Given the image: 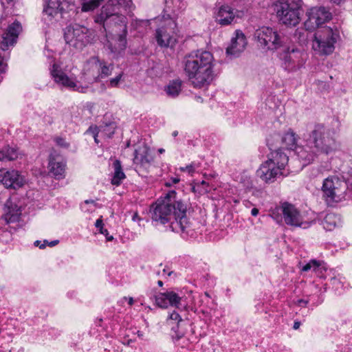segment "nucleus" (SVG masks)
<instances>
[{"label":"nucleus","mask_w":352,"mask_h":352,"mask_svg":"<svg viewBox=\"0 0 352 352\" xmlns=\"http://www.w3.org/2000/svg\"><path fill=\"white\" fill-rule=\"evenodd\" d=\"M95 226L96 228L95 234L100 233L104 235L107 241H111L113 239V236L109 234L106 228L104 221H96Z\"/></svg>","instance_id":"nucleus-37"},{"label":"nucleus","mask_w":352,"mask_h":352,"mask_svg":"<svg viewBox=\"0 0 352 352\" xmlns=\"http://www.w3.org/2000/svg\"><path fill=\"white\" fill-rule=\"evenodd\" d=\"M157 285L160 287H162L163 285V282L162 280H158L157 281Z\"/></svg>","instance_id":"nucleus-64"},{"label":"nucleus","mask_w":352,"mask_h":352,"mask_svg":"<svg viewBox=\"0 0 352 352\" xmlns=\"http://www.w3.org/2000/svg\"><path fill=\"white\" fill-rule=\"evenodd\" d=\"M137 335L140 338H143V333L142 331H138Z\"/></svg>","instance_id":"nucleus-61"},{"label":"nucleus","mask_w":352,"mask_h":352,"mask_svg":"<svg viewBox=\"0 0 352 352\" xmlns=\"http://www.w3.org/2000/svg\"><path fill=\"white\" fill-rule=\"evenodd\" d=\"M184 337V333L179 332L177 331H175V334L172 336L173 340L175 342V344L177 343L181 340V339H183Z\"/></svg>","instance_id":"nucleus-45"},{"label":"nucleus","mask_w":352,"mask_h":352,"mask_svg":"<svg viewBox=\"0 0 352 352\" xmlns=\"http://www.w3.org/2000/svg\"><path fill=\"white\" fill-rule=\"evenodd\" d=\"M54 141L56 142V143L62 146V147H68L69 144L68 143L66 142V141L65 140V139L62 138H60V137H56L55 139H54Z\"/></svg>","instance_id":"nucleus-46"},{"label":"nucleus","mask_w":352,"mask_h":352,"mask_svg":"<svg viewBox=\"0 0 352 352\" xmlns=\"http://www.w3.org/2000/svg\"><path fill=\"white\" fill-rule=\"evenodd\" d=\"M34 244L36 247H38L40 249L45 248V243H43L41 241L37 240L34 241Z\"/></svg>","instance_id":"nucleus-51"},{"label":"nucleus","mask_w":352,"mask_h":352,"mask_svg":"<svg viewBox=\"0 0 352 352\" xmlns=\"http://www.w3.org/2000/svg\"><path fill=\"white\" fill-rule=\"evenodd\" d=\"M66 43L76 49L81 50L91 43L93 38L92 30L75 24L66 28L64 33Z\"/></svg>","instance_id":"nucleus-7"},{"label":"nucleus","mask_w":352,"mask_h":352,"mask_svg":"<svg viewBox=\"0 0 352 352\" xmlns=\"http://www.w3.org/2000/svg\"><path fill=\"white\" fill-rule=\"evenodd\" d=\"M275 10L278 20L287 26H296L300 21V9L292 6L289 1H279Z\"/></svg>","instance_id":"nucleus-10"},{"label":"nucleus","mask_w":352,"mask_h":352,"mask_svg":"<svg viewBox=\"0 0 352 352\" xmlns=\"http://www.w3.org/2000/svg\"><path fill=\"white\" fill-rule=\"evenodd\" d=\"M311 137L317 153L329 155L338 148L334 133L323 125H316Z\"/></svg>","instance_id":"nucleus-5"},{"label":"nucleus","mask_w":352,"mask_h":352,"mask_svg":"<svg viewBox=\"0 0 352 352\" xmlns=\"http://www.w3.org/2000/svg\"><path fill=\"white\" fill-rule=\"evenodd\" d=\"M50 72L54 81L58 85L72 90L84 91V88L78 85L76 78L68 76L57 64L54 63L53 65Z\"/></svg>","instance_id":"nucleus-14"},{"label":"nucleus","mask_w":352,"mask_h":352,"mask_svg":"<svg viewBox=\"0 0 352 352\" xmlns=\"http://www.w3.org/2000/svg\"><path fill=\"white\" fill-rule=\"evenodd\" d=\"M1 182L7 188L19 189L27 184L26 178L16 170H0Z\"/></svg>","instance_id":"nucleus-15"},{"label":"nucleus","mask_w":352,"mask_h":352,"mask_svg":"<svg viewBox=\"0 0 352 352\" xmlns=\"http://www.w3.org/2000/svg\"><path fill=\"white\" fill-rule=\"evenodd\" d=\"M19 221H5V225L3 229L5 231H2V233H0V239L6 243H8L10 240L12 239V234L15 231V229L11 227V223H16Z\"/></svg>","instance_id":"nucleus-35"},{"label":"nucleus","mask_w":352,"mask_h":352,"mask_svg":"<svg viewBox=\"0 0 352 352\" xmlns=\"http://www.w3.org/2000/svg\"><path fill=\"white\" fill-rule=\"evenodd\" d=\"M268 160L273 162L275 166L283 170L288 162V157L280 150H277L271 153V157Z\"/></svg>","instance_id":"nucleus-28"},{"label":"nucleus","mask_w":352,"mask_h":352,"mask_svg":"<svg viewBox=\"0 0 352 352\" xmlns=\"http://www.w3.org/2000/svg\"><path fill=\"white\" fill-rule=\"evenodd\" d=\"M346 190V182L336 176L326 178L321 188L323 198L329 204L338 203L344 199Z\"/></svg>","instance_id":"nucleus-6"},{"label":"nucleus","mask_w":352,"mask_h":352,"mask_svg":"<svg viewBox=\"0 0 352 352\" xmlns=\"http://www.w3.org/2000/svg\"><path fill=\"white\" fill-rule=\"evenodd\" d=\"M300 322L298 321H295L294 323L293 328L294 329H298L300 327Z\"/></svg>","instance_id":"nucleus-54"},{"label":"nucleus","mask_w":352,"mask_h":352,"mask_svg":"<svg viewBox=\"0 0 352 352\" xmlns=\"http://www.w3.org/2000/svg\"><path fill=\"white\" fill-rule=\"evenodd\" d=\"M173 213L176 219L180 220L186 218L187 212V206L182 201H175L173 206Z\"/></svg>","instance_id":"nucleus-31"},{"label":"nucleus","mask_w":352,"mask_h":352,"mask_svg":"<svg viewBox=\"0 0 352 352\" xmlns=\"http://www.w3.org/2000/svg\"><path fill=\"white\" fill-rule=\"evenodd\" d=\"M175 190L168 191L164 196L160 197L156 202L152 205L153 211V220H166L168 215L173 211V206L170 202L176 197Z\"/></svg>","instance_id":"nucleus-12"},{"label":"nucleus","mask_w":352,"mask_h":352,"mask_svg":"<svg viewBox=\"0 0 352 352\" xmlns=\"http://www.w3.org/2000/svg\"><path fill=\"white\" fill-rule=\"evenodd\" d=\"M282 143L288 149H294L296 147L297 138L292 131H288L282 137Z\"/></svg>","instance_id":"nucleus-33"},{"label":"nucleus","mask_w":352,"mask_h":352,"mask_svg":"<svg viewBox=\"0 0 352 352\" xmlns=\"http://www.w3.org/2000/svg\"><path fill=\"white\" fill-rule=\"evenodd\" d=\"M307 19L304 25L305 29L309 31L314 30L331 18V14L324 7L311 8L307 11Z\"/></svg>","instance_id":"nucleus-13"},{"label":"nucleus","mask_w":352,"mask_h":352,"mask_svg":"<svg viewBox=\"0 0 352 352\" xmlns=\"http://www.w3.org/2000/svg\"><path fill=\"white\" fill-rule=\"evenodd\" d=\"M285 220H296L300 217L299 210L292 204L283 203L280 207Z\"/></svg>","instance_id":"nucleus-27"},{"label":"nucleus","mask_w":352,"mask_h":352,"mask_svg":"<svg viewBox=\"0 0 352 352\" xmlns=\"http://www.w3.org/2000/svg\"><path fill=\"white\" fill-rule=\"evenodd\" d=\"M213 56L207 51H197L186 56L184 72L194 87L201 88L212 80Z\"/></svg>","instance_id":"nucleus-2"},{"label":"nucleus","mask_w":352,"mask_h":352,"mask_svg":"<svg viewBox=\"0 0 352 352\" xmlns=\"http://www.w3.org/2000/svg\"><path fill=\"white\" fill-rule=\"evenodd\" d=\"M309 270H313L320 278H326L324 273L327 272V267L323 262L316 260H311L302 268V271L303 272H308Z\"/></svg>","instance_id":"nucleus-26"},{"label":"nucleus","mask_w":352,"mask_h":352,"mask_svg":"<svg viewBox=\"0 0 352 352\" xmlns=\"http://www.w3.org/2000/svg\"><path fill=\"white\" fill-rule=\"evenodd\" d=\"M182 298L173 291L160 293L155 296L157 305L162 308H167L169 305L179 307Z\"/></svg>","instance_id":"nucleus-19"},{"label":"nucleus","mask_w":352,"mask_h":352,"mask_svg":"<svg viewBox=\"0 0 352 352\" xmlns=\"http://www.w3.org/2000/svg\"><path fill=\"white\" fill-rule=\"evenodd\" d=\"M235 17L233 9L229 6H222L219 8L217 20L221 25H229Z\"/></svg>","instance_id":"nucleus-25"},{"label":"nucleus","mask_w":352,"mask_h":352,"mask_svg":"<svg viewBox=\"0 0 352 352\" xmlns=\"http://www.w3.org/2000/svg\"><path fill=\"white\" fill-rule=\"evenodd\" d=\"M153 160L150 149L146 145H140L135 150L133 163L138 170H146L151 166Z\"/></svg>","instance_id":"nucleus-17"},{"label":"nucleus","mask_w":352,"mask_h":352,"mask_svg":"<svg viewBox=\"0 0 352 352\" xmlns=\"http://www.w3.org/2000/svg\"><path fill=\"white\" fill-rule=\"evenodd\" d=\"M344 279V277L340 276L338 277H333L331 278V285H333L336 289L342 287Z\"/></svg>","instance_id":"nucleus-41"},{"label":"nucleus","mask_w":352,"mask_h":352,"mask_svg":"<svg viewBox=\"0 0 352 352\" xmlns=\"http://www.w3.org/2000/svg\"><path fill=\"white\" fill-rule=\"evenodd\" d=\"M300 151H298V156L305 164H309L314 160V156L313 154H308L302 148H300Z\"/></svg>","instance_id":"nucleus-40"},{"label":"nucleus","mask_w":352,"mask_h":352,"mask_svg":"<svg viewBox=\"0 0 352 352\" xmlns=\"http://www.w3.org/2000/svg\"><path fill=\"white\" fill-rule=\"evenodd\" d=\"M200 186H204H204H208V184L206 182H205V181H202V182L200 183V184H198V185H197V187H199Z\"/></svg>","instance_id":"nucleus-59"},{"label":"nucleus","mask_w":352,"mask_h":352,"mask_svg":"<svg viewBox=\"0 0 352 352\" xmlns=\"http://www.w3.org/2000/svg\"><path fill=\"white\" fill-rule=\"evenodd\" d=\"M155 38L157 44L162 47H173L177 42L175 36L165 27H161L156 30Z\"/></svg>","instance_id":"nucleus-21"},{"label":"nucleus","mask_w":352,"mask_h":352,"mask_svg":"<svg viewBox=\"0 0 352 352\" xmlns=\"http://www.w3.org/2000/svg\"><path fill=\"white\" fill-rule=\"evenodd\" d=\"M280 58L286 69L295 71L305 65L307 54L303 50L297 48H287L280 54Z\"/></svg>","instance_id":"nucleus-11"},{"label":"nucleus","mask_w":352,"mask_h":352,"mask_svg":"<svg viewBox=\"0 0 352 352\" xmlns=\"http://www.w3.org/2000/svg\"><path fill=\"white\" fill-rule=\"evenodd\" d=\"M122 77V74H119L116 77L111 78L109 80V87H116L120 81L121 80V78Z\"/></svg>","instance_id":"nucleus-43"},{"label":"nucleus","mask_w":352,"mask_h":352,"mask_svg":"<svg viewBox=\"0 0 352 352\" xmlns=\"http://www.w3.org/2000/svg\"><path fill=\"white\" fill-rule=\"evenodd\" d=\"M43 243H45V248L48 245V243H50L47 240H44L42 241Z\"/></svg>","instance_id":"nucleus-62"},{"label":"nucleus","mask_w":352,"mask_h":352,"mask_svg":"<svg viewBox=\"0 0 352 352\" xmlns=\"http://www.w3.org/2000/svg\"><path fill=\"white\" fill-rule=\"evenodd\" d=\"M1 4L4 6L5 4L10 3L12 0H0Z\"/></svg>","instance_id":"nucleus-60"},{"label":"nucleus","mask_w":352,"mask_h":352,"mask_svg":"<svg viewBox=\"0 0 352 352\" xmlns=\"http://www.w3.org/2000/svg\"><path fill=\"white\" fill-rule=\"evenodd\" d=\"M338 35L329 27L316 30L312 41V50L319 56H328L335 50Z\"/></svg>","instance_id":"nucleus-4"},{"label":"nucleus","mask_w":352,"mask_h":352,"mask_svg":"<svg viewBox=\"0 0 352 352\" xmlns=\"http://www.w3.org/2000/svg\"><path fill=\"white\" fill-rule=\"evenodd\" d=\"M189 344V340L188 339H187L186 338H184V336L183 337V339H181V340L179 342H178L177 343H176L175 344L181 346L182 348H184L186 346H187Z\"/></svg>","instance_id":"nucleus-47"},{"label":"nucleus","mask_w":352,"mask_h":352,"mask_svg":"<svg viewBox=\"0 0 352 352\" xmlns=\"http://www.w3.org/2000/svg\"><path fill=\"white\" fill-rule=\"evenodd\" d=\"M19 153L15 148L6 146L0 151V161H12L19 157Z\"/></svg>","instance_id":"nucleus-30"},{"label":"nucleus","mask_w":352,"mask_h":352,"mask_svg":"<svg viewBox=\"0 0 352 352\" xmlns=\"http://www.w3.org/2000/svg\"><path fill=\"white\" fill-rule=\"evenodd\" d=\"M114 173L111 179V184L118 186L121 184L122 181L125 178V174L122 170L121 163L119 160H116L113 162Z\"/></svg>","instance_id":"nucleus-29"},{"label":"nucleus","mask_w":352,"mask_h":352,"mask_svg":"<svg viewBox=\"0 0 352 352\" xmlns=\"http://www.w3.org/2000/svg\"><path fill=\"white\" fill-rule=\"evenodd\" d=\"M21 214V208L11 199H8L3 207V220H16Z\"/></svg>","instance_id":"nucleus-24"},{"label":"nucleus","mask_w":352,"mask_h":352,"mask_svg":"<svg viewBox=\"0 0 352 352\" xmlns=\"http://www.w3.org/2000/svg\"><path fill=\"white\" fill-rule=\"evenodd\" d=\"M180 170L183 172H188L189 174H192L195 172V168L192 165L186 166V167L180 168Z\"/></svg>","instance_id":"nucleus-48"},{"label":"nucleus","mask_w":352,"mask_h":352,"mask_svg":"<svg viewBox=\"0 0 352 352\" xmlns=\"http://www.w3.org/2000/svg\"><path fill=\"white\" fill-rule=\"evenodd\" d=\"M291 3L289 2V4L292 5V6L297 8L300 9V8L302 6V0H290Z\"/></svg>","instance_id":"nucleus-49"},{"label":"nucleus","mask_w":352,"mask_h":352,"mask_svg":"<svg viewBox=\"0 0 352 352\" xmlns=\"http://www.w3.org/2000/svg\"><path fill=\"white\" fill-rule=\"evenodd\" d=\"M98 199H87L80 205L81 210L85 213H91L96 209L100 208L101 205L98 203Z\"/></svg>","instance_id":"nucleus-34"},{"label":"nucleus","mask_w":352,"mask_h":352,"mask_svg":"<svg viewBox=\"0 0 352 352\" xmlns=\"http://www.w3.org/2000/svg\"><path fill=\"white\" fill-rule=\"evenodd\" d=\"M21 30L22 26L17 21L9 25L2 34L0 48L3 51H6L8 50L10 47L14 46L16 43V39Z\"/></svg>","instance_id":"nucleus-16"},{"label":"nucleus","mask_w":352,"mask_h":352,"mask_svg":"<svg viewBox=\"0 0 352 352\" xmlns=\"http://www.w3.org/2000/svg\"><path fill=\"white\" fill-rule=\"evenodd\" d=\"M288 226L295 227V228H302L303 229H306L311 226V223L313 221H285Z\"/></svg>","instance_id":"nucleus-39"},{"label":"nucleus","mask_w":352,"mask_h":352,"mask_svg":"<svg viewBox=\"0 0 352 352\" xmlns=\"http://www.w3.org/2000/svg\"><path fill=\"white\" fill-rule=\"evenodd\" d=\"M182 90V81L176 80L170 82L166 87V92L168 96L175 98L177 96Z\"/></svg>","instance_id":"nucleus-32"},{"label":"nucleus","mask_w":352,"mask_h":352,"mask_svg":"<svg viewBox=\"0 0 352 352\" xmlns=\"http://www.w3.org/2000/svg\"><path fill=\"white\" fill-rule=\"evenodd\" d=\"M85 2L82 4L81 10L82 12H89L95 10L104 1V0H84Z\"/></svg>","instance_id":"nucleus-36"},{"label":"nucleus","mask_w":352,"mask_h":352,"mask_svg":"<svg viewBox=\"0 0 352 352\" xmlns=\"http://www.w3.org/2000/svg\"><path fill=\"white\" fill-rule=\"evenodd\" d=\"M251 214L252 216L256 217L258 214V210L256 208H254L251 210Z\"/></svg>","instance_id":"nucleus-53"},{"label":"nucleus","mask_w":352,"mask_h":352,"mask_svg":"<svg viewBox=\"0 0 352 352\" xmlns=\"http://www.w3.org/2000/svg\"><path fill=\"white\" fill-rule=\"evenodd\" d=\"M125 299H127L128 300V303L129 305H132L134 302V300L132 297H129V298H126L125 297Z\"/></svg>","instance_id":"nucleus-56"},{"label":"nucleus","mask_w":352,"mask_h":352,"mask_svg":"<svg viewBox=\"0 0 352 352\" xmlns=\"http://www.w3.org/2000/svg\"><path fill=\"white\" fill-rule=\"evenodd\" d=\"M152 225L160 232L178 233L184 239L195 237L199 232L192 221H152Z\"/></svg>","instance_id":"nucleus-8"},{"label":"nucleus","mask_w":352,"mask_h":352,"mask_svg":"<svg viewBox=\"0 0 352 352\" xmlns=\"http://www.w3.org/2000/svg\"><path fill=\"white\" fill-rule=\"evenodd\" d=\"M254 39L257 45L264 50H275L283 43L280 36L271 28L263 26L256 30Z\"/></svg>","instance_id":"nucleus-9"},{"label":"nucleus","mask_w":352,"mask_h":352,"mask_svg":"<svg viewBox=\"0 0 352 352\" xmlns=\"http://www.w3.org/2000/svg\"><path fill=\"white\" fill-rule=\"evenodd\" d=\"M95 226L96 228L95 234L100 233L104 235L107 241H111L113 239V236L109 234L106 228L104 221H96Z\"/></svg>","instance_id":"nucleus-38"},{"label":"nucleus","mask_w":352,"mask_h":352,"mask_svg":"<svg viewBox=\"0 0 352 352\" xmlns=\"http://www.w3.org/2000/svg\"><path fill=\"white\" fill-rule=\"evenodd\" d=\"M168 319L176 321L177 324H179L182 320L179 314L176 311H173L168 316Z\"/></svg>","instance_id":"nucleus-44"},{"label":"nucleus","mask_w":352,"mask_h":352,"mask_svg":"<svg viewBox=\"0 0 352 352\" xmlns=\"http://www.w3.org/2000/svg\"><path fill=\"white\" fill-rule=\"evenodd\" d=\"M67 0H48L43 10L45 20L51 21L63 9V5Z\"/></svg>","instance_id":"nucleus-23"},{"label":"nucleus","mask_w":352,"mask_h":352,"mask_svg":"<svg viewBox=\"0 0 352 352\" xmlns=\"http://www.w3.org/2000/svg\"><path fill=\"white\" fill-rule=\"evenodd\" d=\"M113 69L112 64L100 60L98 56H92L84 63L81 78L89 84L100 82L111 74Z\"/></svg>","instance_id":"nucleus-3"},{"label":"nucleus","mask_w":352,"mask_h":352,"mask_svg":"<svg viewBox=\"0 0 352 352\" xmlns=\"http://www.w3.org/2000/svg\"><path fill=\"white\" fill-rule=\"evenodd\" d=\"M120 8L130 14L135 6L131 0H108L94 17L96 23L103 25L113 52H120L126 47L128 21L120 14Z\"/></svg>","instance_id":"nucleus-1"},{"label":"nucleus","mask_w":352,"mask_h":352,"mask_svg":"<svg viewBox=\"0 0 352 352\" xmlns=\"http://www.w3.org/2000/svg\"><path fill=\"white\" fill-rule=\"evenodd\" d=\"M309 301L304 299H299L297 300L296 304L300 307H306Z\"/></svg>","instance_id":"nucleus-50"},{"label":"nucleus","mask_w":352,"mask_h":352,"mask_svg":"<svg viewBox=\"0 0 352 352\" xmlns=\"http://www.w3.org/2000/svg\"><path fill=\"white\" fill-rule=\"evenodd\" d=\"M208 191H209V190H208V188H204V190H201V192H202V193H206V192H208Z\"/></svg>","instance_id":"nucleus-63"},{"label":"nucleus","mask_w":352,"mask_h":352,"mask_svg":"<svg viewBox=\"0 0 352 352\" xmlns=\"http://www.w3.org/2000/svg\"><path fill=\"white\" fill-rule=\"evenodd\" d=\"M330 1L336 3V4H340L341 3H342L344 0H329Z\"/></svg>","instance_id":"nucleus-58"},{"label":"nucleus","mask_w":352,"mask_h":352,"mask_svg":"<svg viewBox=\"0 0 352 352\" xmlns=\"http://www.w3.org/2000/svg\"><path fill=\"white\" fill-rule=\"evenodd\" d=\"M66 162L59 156H50L48 168L50 172L56 179H61L65 177Z\"/></svg>","instance_id":"nucleus-22"},{"label":"nucleus","mask_w":352,"mask_h":352,"mask_svg":"<svg viewBox=\"0 0 352 352\" xmlns=\"http://www.w3.org/2000/svg\"><path fill=\"white\" fill-rule=\"evenodd\" d=\"M58 243H59L58 240H54V241H52L50 243H48V245L50 247H54V246L56 245Z\"/></svg>","instance_id":"nucleus-52"},{"label":"nucleus","mask_w":352,"mask_h":352,"mask_svg":"<svg viewBox=\"0 0 352 352\" xmlns=\"http://www.w3.org/2000/svg\"><path fill=\"white\" fill-rule=\"evenodd\" d=\"M179 179L178 177H173L171 178V183L172 184H177L179 182Z\"/></svg>","instance_id":"nucleus-57"},{"label":"nucleus","mask_w":352,"mask_h":352,"mask_svg":"<svg viewBox=\"0 0 352 352\" xmlns=\"http://www.w3.org/2000/svg\"><path fill=\"white\" fill-rule=\"evenodd\" d=\"M6 19L3 17H1L0 19V27L2 28L3 26H5L6 25L5 22Z\"/></svg>","instance_id":"nucleus-55"},{"label":"nucleus","mask_w":352,"mask_h":352,"mask_svg":"<svg viewBox=\"0 0 352 352\" xmlns=\"http://www.w3.org/2000/svg\"><path fill=\"white\" fill-rule=\"evenodd\" d=\"M247 41L244 34L241 30L235 32V36L231 39L230 45L226 49L228 55L236 56L244 51Z\"/></svg>","instance_id":"nucleus-20"},{"label":"nucleus","mask_w":352,"mask_h":352,"mask_svg":"<svg viewBox=\"0 0 352 352\" xmlns=\"http://www.w3.org/2000/svg\"><path fill=\"white\" fill-rule=\"evenodd\" d=\"M257 175L263 182L272 183L278 176L283 175V173L273 162L267 160L261 165L257 170Z\"/></svg>","instance_id":"nucleus-18"},{"label":"nucleus","mask_w":352,"mask_h":352,"mask_svg":"<svg viewBox=\"0 0 352 352\" xmlns=\"http://www.w3.org/2000/svg\"><path fill=\"white\" fill-rule=\"evenodd\" d=\"M320 225L326 231H331L337 226L335 221H320Z\"/></svg>","instance_id":"nucleus-42"}]
</instances>
